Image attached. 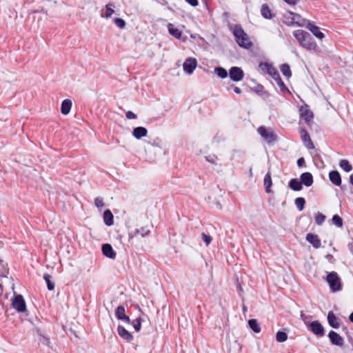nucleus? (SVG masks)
I'll return each mask as SVG.
<instances>
[{"label":"nucleus","mask_w":353,"mask_h":353,"mask_svg":"<svg viewBox=\"0 0 353 353\" xmlns=\"http://www.w3.org/2000/svg\"><path fill=\"white\" fill-rule=\"evenodd\" d=\"M295 205L299 211H302L304 208L305 200L303 197H298L294 201Z\"/></svg>","instance_id":"e433bc0d"},{"label":"nucleus","mask_w":353,"mask_h":353,"mask_svg":"<svg viewBox=\"0 0 353 353\" xmlns=\"http://www.w3.org/2000/svg\"><path fill=\"white\" fill-rule=\"evenodd\" d=\"M306 28L318 39H322L324 37V34L321 32L320 28L311 22H308Z\"/></svg>","instance_id":"ddd939ff"},{"label":"nucleus","mask_w":353,"mask_h":353,"mask_svg":"<svg viewBox=\"0 0 353 353\" xmlns=\"http://www.w3.org/2000/svg\"><path fill=\"white\" fill-rule=\"evenodd\" d=\"M276 339L279 343L285 342L288 339V334L285 332L279 331L276 334Z\"/></svg>","instance_id":"f704fd0d"},{"label":"nucleus","mask_w":353,"mask_h":353,"mask_svg":"<svg viewBox=\"0 0 353 353\" xmlns=\"http://www.w3.org/2000/svg\"><path fill=\"white\" fill-rule=\"evenodd\" d=\"M289 14L291 16L292 23H295L299 26H303L304 25L303 23H301L298 21L299 19H301V16L299 14L294 13L292 12H290Z\"/></svg>","instance_id":"4c0bfd02"},{"label":"nucleus","mask_w":353,"mask_h":353,"mask_svg":"<svg viewBox=\"0 0 353 353\" xmlns=\"http://www.w3.org/2000/svg\"><path fill=\"white\" fill-rule=\"evenodd\" d=\"M261 14L263 17L267 19H271L274 17V14L272 12L269 6L265 3L261 6Z\"/></svg>","instance_id":"4be33fe9"},{"label":"nucleus","mask_w":353,"mask_h":353,"mask_svg":"<svg viewBox=\"0 0 353 353\" xmlns=\"http://www.w3.org/2000/svg\"><path fill=\"white\" fill-rule=\"evenodd\" d=\"M37 332H38V335H39V343L43 345L50 347V338L48 336L44 335L43 334H42L40 330H38Z\"/></svg>","instance_id":"c85d7f7f"},{"label":"nucleus","mask_w":353,"mask_h":353,"mask_svg":"<svg viewBox=\"0 0 353 353\" xmlns=\"http://www.w3.org/2000/svg\"><path fill=\"white\" fill-rule=\"evenodd\" d=\"M332 221L333 224H334L337 227L341 228L343 226V219L339 215H337V214L334 215Z\"/></svg>","instance_id":"58836bf2"},{"label":"nucleus","mask_w":353,"mask_h":353,"mask_svg":"<svg viewBox=\"0 0 353 353\" xmlns=\"http://www.w3.org/2000/svg\"><path fill=\"white\" fill-rule=\"evenodd\" d=\"M250 327L256 333L261 331V327L256 319H250L248 321Z\"/></svg>","instance_id":"c756f323"},{"label":"nucleus","mask_w":353,"mask_h":353,"mask_svg":"<svg viewBox=\"0 0 353 353\" xmlns=\"http://www.w3.org/2000/svg\"><path fill=\"white\" fill-rule=\"evenodd\" d=\"M281 71L282 74L288 78H290L292 76L290 65L287 63H283L281 65Z\"/></svg>","instance_id":"2f4dec72"},{"label":"nucleus","mask_w":353,"mask_h":353,"mask_svg":"<svg viewBox=\"0 0 353 353\" xmlns=\"http://www.w3.org/2000/svg\"><path fill=\"white\" fill-rule=\"evenodd\" d=\"M259 134L268 142L271 143L276 140V136L271 128L261 126L257 130Z\"/></svg>","instance_id":"20e7f679"},{"label":"nucleus","mask_w":353,"mask_h":353,"mask_svg":"<svg viewBox=\"0 0 353 353\" xmlns=\"http://www.w3.org/2000/svg\"><path fill=\"white\" fill-rule=\"evenodd\" d=\"M185 1L192 6H196L198 5L197 0H185Z\"/></svg>","instance_id":"3c124183"},{"label":"nucleus","mask_w":353,"mask_h":353,"mask_svg":"<svg viewBox=\"0 0 353 353\" xmlns=\"http://www.w3.org/2000/svg\"><path fill=\"white\" fill-rule=\"evenodd\" d=\"M148 130L144 127H136L133 129L132 135L137 139H140L142 137L147 136Z\"/></svg>","instance_id":"aec40b11"},{"label":"nucleus","mask_w":353,"mask_h":353,"mask_svg":"<svg viewBox=\"0 0 353 353\" xmlns=\"http://www.w3.org/2000/svg\"><path fill=\"white\" fill-rule=\"evenodd\" d=\"M102 252L103 255L110 259H115L116 252L114 251L112 245L108 243H105L102 245Z\"/></svg>","instance_id":"dca6fc26"},{"label":"nucleus","mask_w":353,"mask_h":353,"mask_svg":"<svg viewBox=\"0 0 353 353\" xmlns=\"http://www.w3.org/2000/svg\"><path fill=\"white\" fill-rule=\"evenodd\" d=\"M327 321L329 325L333 328L337 329L340 327L339 320L332 311L328 312Z\"/></svg>","instance_id":"412c9836"},{"label":"nucleus","mask_w":353,"mask_h":353,"mask_svg":"<svg viewBox=\"0 0 353 353\" xmlns=\"http://www.w3.org/2000/svg\"><path fill=\"white\" fill-rule=\"evenodd\" d=\"M283 1L289 5L294 6L299 2V0H283Z\"/></svg>","instance_id":"8fccbe9b"},{"label":"nucleus","mask_w":353,"mask_h":353,"mask_svg":"<svg viewBox=\"0 0 353 353\" xmlns=\"http://www.w3.org/2000/svg\"><path fill=\"white\" fill-rule=\"evenodd\" d=\"M2 262H3V261L0 259V264H1Z\"/></svg>","instance_id":"052dcab7"},{"label":"nucleus","mask_w":353,"mask_h":353,"mask_svg":"<svg viewBox=\"0 0 353 353\" xmlns=\"http://www.w3.org/2000/svg\"><path fill=\"white\" fill-rule=\"evenodd\" d=\"M205 159L209 163L215 165H218L219 158L214 154H209L205 157Z\"/></svg>","instance_id":"ea45409f"},{"label":"nucleus","mask_w":353,"mask_h":353,"mask_svg":"<svg viewBox=\"0 0 353 353\" xmlns=\"http://www.w3.org/2000/svg\"><path fill=\"white\" fill-rule=\"evenodd\" d=\"M297 165L299 167H303V165H305V159H304V158L301 157V158H299L297 160Z\"/></svg>","instance_id":"09e8293b"},{"label":"nucleus","mask_w":353,"mask_h":353,"mask_svg":"<svg viewBox=\"0 0 353 353\" xmlns=\"http://www.w3.org/2000/svg\"><path fill=\"white\" fill-rule=\"evenodd\" d=\"M72 108V101L70 99H65L62 101L61 107V112L63 114L66 115L68 114Z\"/></svg>","instance_id":"b1692460"},{"label":"nucleus","mask_w":353,"mask_h":353,"mask_svg":"<svg viewBox=\"0 0 353 353\" xmlns=\"http://www.w3.org/2000/svg\"><path fill=\"white\" fill-rule=\"evenodd\" d=\"M137 232L139 233L141 235V236L143 237V236H146V235H148L149 234L150 230H148V229L142 228L140 230H138Z\"/></svg>","instance_id":"de8ad7c7"},{"label":"nucleus","mask_w":353,"mask_h":353,"mask_svg":"<svg viewBox=\"0 0 353 353\" xmlns=\"http://www.w3.org/2000/svg\"><path fill=\"white\" fill-rule=\"evenodd\" d=\"M201 238L203 239V241L205 242L206 246L209 245L212 241V237L205 234V233H202L201 234Z\"/></svg>","instance_id":"c03bdc74"},{"label":"nucleus","mask_w":353,"mask_h":353,"mask_svg":"<svg viewBox=\"0 0 353 353\" xmlns=\"http://www.w3.org/2000/svg\"><path fill=\"white\" fill-rule=\"evenodd\" d=\"M114 22L115 25L117 27H119V28L123 29L125 26V21L123 19H121V18H116V19H114Z\"/></svg>","instance_id":"79ce46f5"},{"label":"nucleus","mask_w":353,"mask_h":353,"mask_svg":"<svg viewBox=\"0 0 353 353\" xmlns=\"http://www.w3.org/2000/svg\"><path fill=\"white\" fill-rule=\"evenodd\" d=\"M350 321L353 323V312L349 316Z\"/></svg>","instance_id":"6e6d98bb"},{"label":"nucleus","mask_w":353,"mask_h":353,"mask_svg":"<svg viewBox=\"0 0 353 353\" xmlns=\"http://www.w3.org/2000/svg\"><path fill=\"white\" fill-rule=\"evenodd\" d=\"M328 337L332 344L343 347L344 345V339L336 332L332 330L328 334Z\"/></svg>","instance_id":"9d476101"},{"label":"nucleus","mask_w":353,"mask_h":353,"mask_svg":"<svg viewBox=\"0 0 353 353\" xmlns=\"http://www.w3.org/2000/svg\"><path fill=\"white\" fill-rule=\"evenodd\" d=\"M326 259L330 263H334V257H333V256L332 254H327L326 255Z\"/></svg>","instance_id":"864d4df0"},{"label":"nucleus","mask_w":353,"mask_h":353,"mask_svg":"<svg viewBox=\"0 0 353 353\" xmlns=\"http://www.w3.org/2000/svg\"><path fill=\"white\" fill-rule=\"evenodd\" d=\"M294 36L296 37L299 44L307 50H315L317 48L316 43L313 41L310 33L302 30H297L294 32Z\"/></svg>","instance_id":"f257e3e1"},{"label":"nucleus","mask_w":353,"mask_h":353,"mask_svg":"<svg viewBox=\"0 0 353 353\" xmlns=\"http://www.w3.org/2000/svg\"><path fill=\"white\" fill-rule=\"evenodd\" d=\"M13 341L15 342V343H18L19 344L21 343V339H20L19 336L17 335V334H14L13 336Z\"/></svg>","instance_id":"603ef678"},{"label":"nucleus","mask_w":353,"mask_h":353,"mask_svg":"<svg viewBox=\"0 0 353 353\" xmlns=\"http://www.w3.org/2000/svg\"><path fill=\"white\" fill-rule=\"evenodd\" d=\"M232 32L236 42L240 47L245 49H249L252 47V43L240 25H235L232 28Z\"/></svg>","instance_id":"f03ea898"},{"label":"nucleus","mask_w":353,"mask_h":353,"mask_svg":"<svg viewBox=\"0 0 353 353\" xmlns=\"http://www.w3.org/2000/svg\"><path fill=\"white\" fill-rule=\"evenodd\" d=\"M329 179L330 181L335 185L339 186L341 184V177L339 172L336 170L331 171L329 173Z\"/></svg>","instance_id":"6ab92c4d"},{"label":"nucleus","mask_w":353,"mask_h":353,"mask_svg":"<svg viewBox=\"0 0 353 353\" xmlns=\"http://www.w3.org/2000/svg\"><path fill=\"white\" fill-rule=\"evenodd\" d=\"M114 8V4L113 3H108L105 6V13L101 14V17H105V18H110L112 15V14L114 12V10L113 9Z\"/></svg>","instance_id":"bb28decb"},{"label":"nucleus","mask_w":353,"mask_h":353,"mask_svg":"<svg viewBox=\"0 0 353 353\" xmlns=\"http://www.w3.org/2000/svg\"><path fill=\"white\" fill-rule=\"evenodd\" d=\"M289 187L294 191H300L302 190V184L298 179H292L289 181Z\"/></svg>","instance_id":"393cba45"},{"label":"nucleus","mask_w":353,"mask_h":353,"mask_svg":"<svg viewBox=\"0 0 353 353\" xmlns=\"http://www.w3.org/2000/svg\"><path fill=\"white\" fill-rule=\"evenodd\" d=\"M259 88H260V90H261L263 88V86H260Z\"/></svg>","instance_id":"bf43d9fd"},{"label":"nucleus","mask_w":353,"mask_h":353,"mask_svg":"<svg viewBox=\"0 0 353 353\" xmlns=\"http://www.w3.org/2000/svg\"><path fill=\"white\" fill-rule=\"evenodd\" d=\"M339 166L345 172H350L352 169V166L350 162L346 159H342L339 162Z\"/></svg>","instance_id":"7c9ffc66"},{"label":"nucleus","mask_w":353,"mask_h":353,"mask_svg":"<svg viewBox=\"0 0 353 353\" xmlns=\"http://www.w3.org/2000/svg\"><path fill=\"white\" fill-rule=\"evenodd\" d=\"M234 91L236 94H241V89L239 88L236 87V86L234 87Z\"/></svg>","instance_id":"5fc2aeb1"},{"label":"nucleus","mask_w":353,"mask_h":353,"mask_svg":"<svg viewBox=\"0 0 353 353\" xmlns=\"http://www.w3.org/2000/svg\"><path fill=\"white\" fill-rule=\"evenodd\" d=\"M43 279L47 284L48 289L53 290L54 289V283L52 281V276L50 274H46L43 275Z\"/></svg>","instance_id":"72a5a7b5"},{"label":"nucleus","mask_w":353,"mask_h":353,"mask_svg":"<svg viewBox=\"0 0 353 353\" xmlns=\"http://www.w3.org/2000/svg\"><path fill=\"white\" fill-rule=\"evenodd\" d=\"M259 68L262 71L268 73L273 79H274L279 74L276 69L272 64L268 62L261 63L259 64Z\"/></svg>","instance_id":"0eeeda50"},{"label":"nucleus","mask_w":353,"mask_h":353,"mask_svg":"<svg viewBox=\"0 0 353 353\" xmlns=\"http://www.w3.org/2000/svg\"><path fill=\"white\" fill-rule=\"evenodd\" d=\"M94 204H95L96 207L98 208H102L104 205L103 199H101L100 197H97L94 199Z\"/></svg>","instance_id":"a18cd8bd"},{"label":"nucleus","mask_w":353,"mask_h":353,"mask_svg":"<svg viewBox=\"0 0 353 353\" xmlns=\"http://www.w3.org/2000/svg\"><path fill=\"white\" fill-rule=\"evenodd\" d=\"M197 65V61L194 58H188L183 63V68L184 71L188 74H191L194 69L196 68Z\"/></svg>","instance_id":"6e6552de"},{"label":"nucleus","mask_w":353,"mask_h":353,"mask_svg":"<svg viewBox=\"0 0 353 353\" xmlns=\"http://www.w3.org/2000/svg\"><path fill=\"white\" fill-rule=\"evenodd\" d=\"M263 184L265 188L266 192H268V193L270 192H271L270 188L272 186V182L271 174L270 172H268L265 174V176L264 177Z\"/></svg>","instance_id":"cd10ccee"},{"label":"nucleus","mask_w":353,"mask_h":353,"mask_svg":"<svg viewBox=\"0 0 353 353\" xmlns=\"http://www.w3.org/2000/svg\"><path fill=\"white\" fill-rule=\"evenodd\" d=\"M168 30L169 33L176 39H181L182 32L177 28H176L172 23H169L167 25Z\"/></svg>","instance_id":"5701e85b"},{"label":"nucleus","mask_w":353,"mask_h":353,"mask_svg":"<svg viewBox=\"0 0 353 353\" xmlns=\"http://www.w3.org/2000/svg\"><path fill=\"white\" fill-rule=\"evenodd\" d=\"M301 184L305 185L306 187H310L313 184V176L310 172H304L300 176Z\"/></svg>","instance_id":"f3484780"},{"label":"nucleus","mask_w":353,"mask_h":353,"mask_svg":"<svg viewBox=\"0 0 353 353\" xmlns=\"http://www.w3.org/2000/svg\"><path fill=\"white\" fill-rule=\"evenodd\" d=\"M315 223L317 225H321L325 220V216L323 214L318 212L315 215Z\"/></svg>","instance_id":"a19ab883"},{"label":"nucleus","mask_w":353,"mask_h":353,"mask_svg":"<svg viewBox=\"0 0 353 353\" xmlns=\"http://www.w3.org/2000/svg\"><path fill=\"white\" fill-rule=\"evenodd\" d=\"M306 240L313 245L314 248H319L321 245V241L316 234L308 233L306 235Z\"/></svg>","instance_id":"2eb2a0df"},{"label":"nucleus","mask_w":353,"mask_h":353,"mask_svg":"<svg viewBox=\"0 0 353 353\" xmlns=\"http://www.w3.org/2000/svg\"><path fill=\"white\" fill-rule=\"evenodd\" d=\"M214 72L221 79H225L228 75L227 70L221 67L215 68Z\"/></svg>","instance_id":"473e14b6"},{"label":"nucleus","mask_w":353,"mask_h":353,"mask_svg":"<svg viewBox=\"0 0 353 353\" xmlns=\"http://www.w3.org/2000/svg\"><path fill=\"white\" fill-rule=\"evenodd\" d=\"M274 79L276 82V83L279 85V87L280 88L281 90H282L283 92L288 91V88L285 86V83L282 81L279 74Z\"/></svg>","instance_id":"c9c22d12"},{"label":"nucleus","mask_w":353,"mask_h":353,"mask_svg":"<svg viewBox=\"0 0 353 353\" xmlns=\"http://www.w3.org/2000/svg\"><path fill=\"white\" fill-rule=\"evenodd\" d=\"M230 78L234 81H240L244 77L243 70L239 67H232L229 70Z\"/></svg>","instance_id":"39448f33"},{"label":"nucleus","mask_w":353,"mask_h":353,"mask_svg":"<svg viewBox=\"0 0 353 353\" xmlns=\"http://www.w3.org/2000/svg\"><path fill=\"white\" fill-rule=\"evenodd\" d=\"M26 312V305L25 301H23V314Z\"/></svg>","instance_id":"4d7b16f0"},{"label":"nucleus","mask_w":353,"mask_h":353,"mask_svg":"<svg viewBox=\"0 0 353 353\" xmlns=\"http://www.w3.org/2000/svg\"><path fill=\"white\" fill-rule=\"evenodd\" d=\"M249 173H250V176H252V168H250Z\"/></svg>","instance_id":"13d9d810"},{"label":"nucleus","mask_w":353,"mask_h":353,"mask_svg":"<svg viewBox=\"0 0 353 353\" xmlns=\"http://www.w3.org/2000/svg\"><path fill=\"white\" fill-rule=\"evenodd\" d=\"M11 308L14 309L18 313H22V294H16L11 299Z\"/></svg>","instance_id":"423d86ee"},{"label":"nucleus","mask_w":353,"mask_h":353,"mask_svg":"<svg viewBox=\"0 0 353 353\" xmlns=\"http://www.w3.org/2000/svg\"><path fill=\"white\" fill-rule=\"evenodd\" d=\"M103 221L108 226H110L113 224V214L110 210H106L104 212Z\"/></svg>","instance_id":"a878e982"},{"label":"nucleus","mask_w":353,"mask_h":353,"mask_svg":"<svg viewBox=\"0 0 353 353\" xmlns=\"http://www.w3.org/2000/svg\"><path fill=\"white\" fill-rule=\"evenodd\" d=\"M310 330L317 336L324 335V328L323 325L318 321H314L310 323Z\"/></svg>","instance_id":"9b49d317"},{"label":"nucleus","mask_w":353,"mask_h":353,"mask_svg":"<svg viewBox=\"0 0 353 353\" xmlns=\"http://www.w3.org/2000/svg\"><path fill=\"white\" fill-rule=\"evenodd\" d=\"M119 335L124 340L130 342L133 339L132 335L122 325H119L117 327Z\"/></svg>","instance_id":"a211bd4d"},{"label":"nucleus","mask_w":353,"mask_h":353,"mask_svg":"<svg viewBox=\"0 0 353 353\" xmlns=\"http://www.w3.org/2000/svg\"><path fill=\"white\" fill-rule=\"evenodd\" d=\"M115 316L118 319L121 320L127 323H130V319L129 316L125 315V311L123 306L119 305L117 307L115 312Z\"/></svg>","instance_id":"f8f14e48"},{"label":"nucleus","mask_w":353,"mask_h":353,"mask_svg":"<svg viewBox=\"0 0 353 353\" xmlns=\"http://www.w3.org/2000/svg\"><path fill=\"white\" fill-rule=\"evenodd\" d=\"M301 137V140L303 142L304 145L307 149H313L314 148V143L310 138V136L306 131V130L303 128L300 129Z\"/></svg>","instance_id":"1a4fd4ad"},{"label":"nucleus","mask_w":353,"mask_h":353,"mask_svg":"<svg viewBox=\"0 0 353 353\" xmlns=\"http://www.w3.org/2000/svg\"><path fill=\"white\" fill-rule=\"evenodd\" d=\"M132 325H133V327L136 331H137V332L139 331L141 327V319H137L134 320L132 322Z\"/></svg>","instance_id":"37998d69"},{"label":"nucleus","mask_w":353,"mask_h":353,"mask_svg":"<svg viewBox=\"0 0 353 353\" xmlns=\"http://www.w3.org/2000/svg\"><path fill=\"white\" fill-rule=\"evenodd\" d=\"M125 117L128 119H135L137 118V114L130 110L126 112Z\"/></svg>","instance_id":"49530a36"},{"label":"nucleus","mask_w":353,"mask_h":353,"mask_svg":"<svg viewBox=\"0 0 353 353\" xmlns=\"http://www.w3.org/2000/svg\"><path fill=\"white\" fill-rule=\"evenodd\" d=\"M301 117L305 120L307 123L313 118L312 112L308 109L307 106H301L300 108Z\"/></svg>","instance_id":"4468645a"},{"label":"nucleus","mask_w":353,"mask_h":353,"mask_svg":"<svg viewBox=\"0 0 353 353\" xmlns=\"http://www.w3.org/2000/svg\"><path fill=\"white\" fill-rule=\"evenodd\" d=\"M326 281L329 284L330 290L333 292L341 290V280L336 272H331L327 274Z\"/></svg>","instance_id":"7ed1b4c3"}]
</instances>
